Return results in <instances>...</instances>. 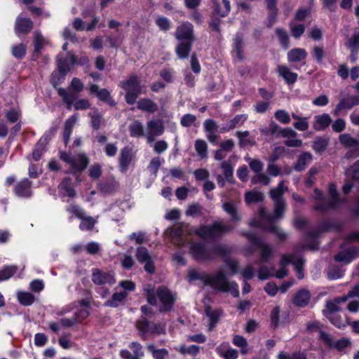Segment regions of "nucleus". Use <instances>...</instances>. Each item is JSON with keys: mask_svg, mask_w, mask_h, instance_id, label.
Returning <instances> with one entry per match:
<instances>
[{"mask_svg": "<svg viewBox=\"0 0 359 359\" xmlns=\"http://www.w3.org/2000/svg\"><path fill=\"white\" fill-rule=\"evenodd\" d=\"M287 191V187L284 185V181L280 182L278 187L271 189L269 194L274 202V215L266 212L264 208L259 210V220L251 221L249 224L251 226H257L266 231L274 233L280 241L287 238V234L278 226L275 224L276 220L280 219L285 210V202L283 198V194Z\"/></svg>", "mask_w": 359, "mask_h": 359, "instance_id": "obj_1", "label": "nucleus"}, {"mask_svg": "<svg viewBox=\"0 0 359 359\" xmlns=\"http://www.w3.org/2000/svg\"><path fill=\"white\" fill-rule=\"evenodd\" d=\"M206 285L217 291L230 292L234 297L239 296L238 285L228 279V274L222 269H218L213 274H208Z\"/></svg>", "mask_w": 359, "mask_h": 359, "instance_id": "obj_2", "label": "nucleus"}, {"mask_svg": "<svg viewBox=\"0 0 359 359\" xmlns=\"http://www.w3.org/2000/svg\"><path fill=\"white\" fill-rule=\"evenodd\" d=\"M145 292L147 302L151 305H156L157 299H159L161 303L160 311H168L172 309L175 297L167 287L164 286L157 289L150 287L145 289Z\"/></svg>", "mask_w": 359, "mask_h": 359, "instance_id": "obj_3", "label": "nucleus"}, {"mask_svg": "<svg viewBox=\"0 0 359 359\" xmlns=\"http://www.w3.org/2000/svg\"><path fill=\"white\" fill-rule=\"evenodd\" d=\"M233 226L223 221H216L210 225H203L196 229L195 232L204 239L219 238L223 235L232 231Z\"/></svg>", "mask_w": 359, "mask_h": 359, "instance_id": "obj_4", "label": "nucleus"}, {"mask_svg": "<svg viewBox=\"0 0 359 359\" xmlns=\"http://www.w3.org/2000/svg\"><path fill=\"white\" fill-rule=\"evenodd\" d=\"M141 81L135 74L130 75L127 79L120 83V86L126 91V102L129 104L135 103L142 93Z\"/></svg>", "mask_w": 359, "mask_h": 359, "instance_id": "obj_5", "label": "nucleus"}, {"mask_svg": "<svg viewBox=\"0 0 359 359\" xmlns=\"http://www.w3.org/2000/svg\"><path fill=\"white\" fill-rule=\"evenodd\" d=\"M57 93L62 97L63 102L67 104V108L69 110L72 109V107L75 110H85L90 107L88 99H80L75 101L77 95L72 92H68L65 88H58Z\"/></svg>", "mask_w": 359, "mask_h": 359, "instance_id": "obj_6", "label": "nucleus"}, {"mask_svg": "<svg viewBox=\"0 0 359 359\" xmlns=\"http://www.w3.org/2000/svg\"><path fill=\"white\" fill-rule=\"evenodd\" d=\"M245 236L259 250L261 262H267L273 257V247L259 241L253 233H246Z\"/></svg>", "mask_w": 359, "mask_h": 359, "instance_id": "obj_7", "label": "nucleus"}, {"mask_svg": "<svg viewBox=\"0 0 359 359\" xmlns=\"http://www.w3.org/2000/svg\"><path fill=\"white\" fill-rule=\"evenodd\" d=\"M91 280L94 284L99 286H111L116 283L114 273L97 268L92 270Z\"/></svg>", "mask_w": 359, "mask_h": 359, "instance_id": "obj_8", "label": "nucleus"}, {"mask_svg": "<svg viewBox=\"0 0 359 359\" xmlns=\"http://www.w3.org/2000/svg\"><path fill=\"white\" fill-rule=\"evenodd\" d=\"M135 257L140 263H144V269L147 273L150 274L155 273L156 267L153 258L145 247L139 246L136 248Z\"/></svg>", "mask_w": 359, "mask_h": 359, "instance_id": "obj_9", "label": "nucleus"}, {"mask_svg": "<svg viewBox=\"0 0 359 359\" xmlns=\"http://www.w3.org/2000/svg\"><path fill=\"white\" fill-rule=\"evenodd\" d=\"M190 253L198 262L211 261L210 248H207L202 243H191Z\"/></svg>", "mask_w": 359, "mask_h": 359, "instance_id": "obj_10", "label": "nucleus"}, {"mask_svg": "<svg viewBox=\"0 0 359 359\" xmlns=\"http://www.w3.org/2000/svg\"><path fill=\"white\" fill-rule=\"evenodd\" d=\"M339 141L343 147L348 149L351 156H359V140L348 133L341 134Z\"/></svg>", "mask_w": 359, "mask_h": 359, "instance_id": "obj_11", "label": "nucleus"}, {"mask_svg": "<svg viewBox=\"0 0 359 359\" xmlns=\"http://www.w3.org/2000/svg\"><path fill=\"white\" fill-rule=\"evenodd\" d=\"M75 64H76V56L71 52H67L65 58L60 55L57 57V67L59 72L63 76L71 71Z\"/></svg>", "mask_w": 359, "mask_h": 359, "instance_id": "obj_12", "label": "nucleus"}, {"mask_svg": "<svg viewBox=\"0 0 359 359\" xmlns=\"http://www.w3.org/2000/svg\"><path fill=\"white\" fill-rule=\"evenodd\" d=\"M130 348L132 350V354L128 350L123 349L120 351V355L123 359H142L144 353L143 351L142 346L137 342L133 341L129 345Z\"/></svg>", "mask_w": 359, "mask_h": 359, "instance_id": "obj_13", "label": "nucleus"}, {"mask_svg": "<svg viewBox=\"0 0 359 359\" xmlns=\"http://www.w3.org/2000/svg\"><path fill=\"white\" fill-rule=\"evenodd\" d=\"M34 23L29 18L18 16L15 22V32L16 34L26 35L33 29Z\"/></svg>", "mask_w": 359, "mask_h": 359, "instance_id": "obj_14", "label": "nucleus"}, {"mask_svg": "<svg viewBox=\"0 0 359 359\" xmlns=\"http://www.w3.org/2000/svg\"><path fill=\"white\" fill-rule=\"evenodd\" d=\"M359 104V96L354 95L340 100L335 109L332 111L334 116H339L342 109H351L354 106Z\"/></svg>", "mask_w": 359, "mask_h": 359, "instance_id": "obj_15", "label": "nucleus"}, {"mask_svg": "<svg viewBox=\"0 0 359 359\" xmlns=\"http://www.w3.org/2000/svg\"><path fill=\"white\" fill-rule=\"evenodd\" d=\"M194 27L189 22H184L180 25L175 32V37L177 39H186L193 41L194 39Z\"/></svg>", "mask_w": 359, "mask_h": 359, "instance_id": "obj_16", "label": "nucleus"}, {"mask_svg": "<svg viewBox=\"0 0 359 359\" xmlns=\"http://www.w3.org/2000/svg\"><path fill=\"white\" fill-rule=\"evenodd\" d=\"M185 231V227L182 226L172 227L167 230L169 236L174 239V243L178 246H183L187 243V240L184 238Z\"/></svg>", "mask_w": 359, "mask_h": 359, "instance_id": "obj_17", "label": "nucleus"}, {"mask_svg": "<svg viewBox=\"0 0 359 359\" xmlns=\"http://www.w3.org/2000/svg\"><path fill=\"white\" fill-rule=\"evenodd\" d=\"M119 167L121 172L127 171L129 165L133 161V152L132 149L128 147H123L120 152L118 158Z\"/></svg>", "mask_w": 359, "mask_h": 359, "instance_id": "obj_18", "label": "nucleus"}, {"mask_svg": "<svg viewBox=\"0 0 359 359\" xmlns=\"http://www.w3.org/2000/svg\"><path fill=\"white\" fill-rule=\"evenodd\" d=\"M346 302V298L343 297L335 298L332 300L327 301L325 304V308L323 311L325 316H328L341 311V308L339 306L341 303Z\"/></svg>", "mask_w": 359, "mask_h": 359, "instance_id": "obj_19", "label": "nucleus"}, {"mask_svg": "<svg viewBox=\"0 0 359 359\" xmlns=\"http://www.w3.org/2000/svg\"><path fill=\"white\" fill-rule=\"evenodd\" d=\"M358 252V250L355 247H350L346 250L340 251L335 255L334 259L338 262L348 264L355 258Z\"/></svg>", "mask_w": 359, "mask_h": 359, "instance_id": "obj_20", "label": "nucleus"}, {"mask_svg": "<svg viewBox=\"0 0 359 359\" xmlns=\"http://www.w3.org/2000/svg\"><path fill=\"white\" fill-rule=\"evenodd\" d=\"M32 182L24 179L19 182L15 187V193L18 196L29 198L32 196Z\"/></svg>", "mask_w": 359, "mask_h": 359, "instance_id": "obj_21", "label": "nucleus"}, {"mask_svg": "<svg viewBox=\"0 0 359 359\" xmlns=\"http://www.w3.org/2000/svg\"><path fill=\"white\" fill-rule=\"evenodd\" d=\"M223 210L229 215L231 221L235 223H239L242 219L237 205L232 202H225L222 205Z\"/></svg>", "mask_w": 359, "mask_h": 359, "instance_id": "obj_22", "label": "nucleus"}, {"mask_svg": "<svg viewBox=\"0 0 359 359\" xmlns=\"http://www.w3.org/2000/svg\"><path fill=\"white\" fill-rule=\"evenodd\" d=\"M215 14L219 17H224L230 11L231 6L229 0H212Z\"/></svg>", "mask_w": 359, "mask_h": 359, "instance_id": "obj_23", "label": "nucleus"}, {"mask_svg": "<svg viewBox=\"0 0 359 359\" xmlns=\"http://www.w3.org/2000/svg\"><path fill=\"white\" fill-rule=\"evenodd\" d=\"M217 353L224 359H237L238 351L230 347L229 343L224 342L216 348Z\"/></svg>", "mask_w": 359, "mask_h": 359, "instance_id": "obj_24", "label": "nucleus"}, {"mask_svg": "<svg viewBox=\"0 0 359 359\" xmlns=\"http://www.w3.org/2000/svg\"><path fill=\"white\" fill-rule=\"evenodd\" d=\"M205 312L210 319L208 330L212 331L214 330L217 323L219 322L223 311L221 309H212L210 306H208L205 309Z\"/></svg>", "mask_w": 359, "mask_h": 359, "instance_id": "obj_25", "label": "nucleus"}, {"mask_svg": "<svg viewBox=\"0 0 359 359\" xmlns=\"http://www.w3.org/2000/svg\"><path fill=\"white\" fill-rule=\"evenodd\" d=\"M312 159L313 155L310 152H303L297 157V161L294 165V169L299 172L304 170L311 164Z\"/></svg>", "mask_w": 359, "mask_h": 359, "instance_id": "obj_26", "label": "nucleus"}, {"mask_svg": "<svg viewBox=\"0 0 359 359\" xmlns=\"http://www.w3.org/2000/svg\"><path fill=\"white\" fill-rule=\"evenodd\" d=\"M332 123V118L328 114L317 115L314 117L313 128L317 131L326 129Z\"/></svg>", "mask_w": 359, "mask_h": 359, "instance_id": "obj_27", "label": "nucleus"}, {"mask_svg": "<svg viewBox=\"0 0 359 359\" xmlns=\"http://www.w3.org/2000/svg\"><path fill=\"white\" fill-rule=\"evenodd\" d=\"M277 72L288 84H293L297 79V74L292 72L285 65H278L277 67Z\"/></svg>", "mask_w": 359, "mask_h": 359, "instance_id": "obj_28", "label": "nucleus"}, {"mask_svg": "<svg viewBox=\"0 0 359 359\" xmlns=\"http://www.w3.org/2000/svg\"><path fill=\"white\" fill-rule=\"evenodd\" d=\"M311 295L308 290L302 289L298 291L293 298V303L297 306L304 307L306 306L310 299Z\"/></svg>", "mask_w": 359, "mask_h": 359, "instance_id": "obj_29", "label": "nucleus"}, {"mask_svg": "<svg viewBox=\"0 0 359 359\" xmlns=\"http://www.w3.org/2000/svg\"><path fill=\"white\" fill-rule=\"evenodd\" d=\"M307 56V53L304 48H296L290 50L287 53V60L290 62H298L304 60Z\"/></svg>", "mask_w": 359, "mask_h": 359, "instance_id": "obj_30", "label": "nucleus"}, {"mask_svg": "<svg viewBox=\"0 0 359 359\" xmlns=\"http://www.w3.org/2000/svg\"><path fill=\"white\" fill-rule=\"evenodd\" d=\"M293 255L290 254L283 255L280 258V269L276 272V276L278 278H283L287 274L286 266L292 262Z\"/></svg>", "mask_w": 359, "mask_h": 359, "instance_id": "obj_31", "label": "nucleus"}, {"mask_svg": "<svg viewBox=\"0 0 359 359\" xmlns=\"http://www.w3.org/2000/svg\"><path fill=\"white\" fill-rule=\"evenodd\" d=\"M293 255L292 260L290 263H292L294 266V269L297 271V276L299 279H302L304 278V260L300 255H297L296 252L290 254Z\"/></svg>", "mask_w": 359, "mask_h": 359, "instance_id": "obj_32", "label": "nucleus"}, {"mask_svg": "<svg viewBox=\"0 0 359 359\" xmlns=\"http://www.w3.org/2000/svg\"><path fill=\"white\" fill-rule=\"evenodd\" d=\"M137 108L142 111H145L149 113H154L158 111L157 104L150 99H140L139 101H137Z\"/></svg>", "mask_w": 359, "mask_h": 359, "instance_id": "obj_33", "label": "nucleus"}, {"mask_svg": "<svg viewBox=\"0 0 359 359\" xmlns=\"http://www.w3.org/2000/svg\"><path fill=\"white\" fill-rule=\"evenodd\" d=\"M88 162L89 161L86 156L84 154H78L74 156L71 165L74 170L82 171L86 169Z\"/></svg>", "mask_w": 359, "mask_h": 359, "instance_id": "obj_34", "label": "nucleus"}, {"mask_svg": "<svg viewBox=\"0 0 359 359\" xmlns=\"http://www.w3.org/2000/svg\"><path fill=\"white\" fill-rule=\"evenodd\" d=\"M58 188L62 196L73 198L76 195L75 190L71 186V180L69 178H65L59 184Z\"/></svg>", "mask_w": 359, "mask_h": 359, "instance_id": "obj_35", "label": "nucleus"}, {"mask_svg": "<svg viewBox=\"0 0 359 359\" xmlns=\"http://www.w3.org/2000/svg\"><path fill=\"white\" fill-rule=\"evenodd\" d=\"M88 116L90 117V126L94 130H98L102 125L104 124V121L101 113L97 109L88 113Z\"/></svg>", "mask_w": 359, "mask_h": 359, "instance_id": "obj_36", "label": "nucleus"}, {"mask_svg": "<svg viewBox=\"0 0 359 359\" xmlns=\"http://www.w3.org/2000/svg\"><path fill=\"white\" fill-rule=\"evenodd\" d=\"M127 295L128 293L126 291L115 292L113 294L111 299L105 302L104 305L109 307H117L119 304L124 300Z\"/></svg>", "mask_w": 359, "mask_h": 359, "instance_id": "obj_37", "label": "nucleus"}, {"mask_svg": "<svg viewBox=\"0 0 359 359\" xmlns=\"http://www.w3.org/2000/svg\"><path fill=\"white\" fill-rule=\"evenodd\" d=\"M236 135L238 138L239 146L241 147L255 144L254 139L250 137V133L248 130L243 132H236Z\"/></svg>", "mask_w": 359, "mask_h": 359, "instance_id": "obj_38", "label": "nucleus"}, {"mask_svg": "<svg viewBox=\"0 0 359 359\" xmlns=\"http://www.w3.org/2000/svg\"><path fill=\"white\" fill-rule=\"evenodd\" d=\"M191 50V43L187 42H181L176 47V53L180 59H185L187 58Z\"/></svg>", "mask_w": 359, "mask_h": 359, "instance_id": "obj_39", "label": "nucleus"}, {"mask_svg": "<svg viewBox=\"0 0 359 359\" xmlns=\"http://www.w3.org/2000/svg\"><path fill=\"white\" fill-rule=\"evenodd\" d=\"M147 127L149 131L157 136L161 135L164 133V126L160 120H152L147 123Z\"/></svg>", "mask_w": 359, "mask_h": 359, "instance_id": "obj_40", "label": "nucleus"}, {"mask_svg": "<svg viewBox=\"0 0 359 359\" xmlns=\"http://www.w3.org/2000/svg\"><path fill=\"white\" fill-rule=\"evenodd\" d=\"M194 147L197 154L201 158H206L208 157V144L207 142L201 139L195 141Z\"/></svg>", "mask_w": 359, "mask_h": 359, "instance_id": "obj_41", "label": "nucleus"}, {"mask_svg": "<svg viewBox=\"0 0 359 359\" xmlns=\"http://www.w3.org/2000/svg\"><path fill=\"white\" fill-rule=\"evenodd\" d=\"M329 194L330 196V205L339 206L344 203V200L338 197L337 187L334 184H330L329 186Z\"/></svg>", "mask_w": 359, "mask_h": 359, "instance_id": "obj_42", "label": "nucleus"}, {"mask_svg": "<svg viewBox=\"0 0 359 359\" xmlns=\"http://www.w3.org/2000/svg\"><path fill=\"white\" fill-rule=\"evenodd\" d=\"M147 348L154 359H165L168 355V350L165 348L157 349L153 344H148Z\"/></svg>", "mask_w": 359, "mask_h": 359, "instance_id": "obj_43", "label": "nucleus"}, {"mask_svg": "<svg viewBox=\"0 0 359 359\" xmlns=\"http://www.w3.org/2000/svg\"><path fill=\"white\" fill-rule=\"evenodd\" d=\"M203 208L198 203H194L188 205L185 212L187 216L197 217L203 215Z\"/></svg>", "mask_w": 359, "mask_h": 359, "instance_id": "obj_44", "label": "nucleus"}, {"mask_svg": "<svg viewBox=\"0 0 359 359\" xmlns=\"http://www.w3.org/2000/svg\"><path fill=\"white\" fill-rule=\"evenodd\" d=\"M345 44L351 50L352 54L357 53L359 49V32H355L353 36L348 39Z\"/></svg>", "mask_w": 359, "mask_h": 359, "instance_id": "obj_45", "label": "nucleus"}, {"mask_svg": "<svg viewBox=\"0 0 359 359\" xmlns=\"http://www.w3.org/2000/svg\"><path fill=\"white\" fill-rule=\"evenodd\" d=\"M130 134L132 137H140L144 135V127L139 121H134L129 126Z\"/></svg>", "mask_w": 359, "mask_h": 359, "instance_id": "obj_46", "label": "nucleus"}, {"mask_svg": "<svg viewBox=\"0 0 359 359\" xmlns=\"http://www.w3.org/2000/svg\"><path fill=\"white\" fill-rule=\"evenodd\" d=\"M18 299L22 305L27 306L33 304L34 296L28 292H19L18 293Z\"/></svg>", "mask_w": 359, "mask_h": 359, "instance_id": "obj_47", "label": "nucleus"}, {"mask_svg": "<svg viewBox=\"0 0 359 359\" xmlns=\"http://www.w3.org/2000/svg\"><path fill=\"white\" fill-rule=\"evenodd\" d=\"M46 144V139H41L36 144L35 148L32 152V158L37 161L41 159L42 154L45 151V146Z\"/></svg>", "mask_w": 359, "mask_h": 359, "instance_id": "obj_48", "label": "nucleus"}, {"mask_svg": "<svg viewBox=\"0 0 359 359\" xmlns=\"http://www.w3.org/2000/svg\"><path fill=\"white\" fill-rule=\"evenodd\" d=\"M276 33L278 37L279 41L284 49H287L290 46V39L286 31L282 28H276Z\"/></svg>", "mask_w": 359, "mask_h": 359, "instance_id": "obj_49", "label": "nucleus"}, {"mask_svg": "<svg viewBox=\"0 0 359 359\" xmlns=\"http://www.w3.org/2000/svg\"><path fill=\"white\" fill-rule=\"evenodd\" d=\"M233 344L241 348V353L243 355H245L248 353V342L247 340L241 335H235L232 340Z\"/></svg>", "mask_w": 359, "mask_h": 359, "instance_id": "obj_50", "label": "nucleus"}, {"mask_svg": "<svg viewBox=\"0 0 359 359\" xmlns=\"http://www.w3.org/2000/svg\"><path fill=\"white\" fill-rule=\"evenodd\" d=\"M245 199L247 203H257L264 199V194L257 191H248L245 194Z\"/></svg>", "mask_w": 359, "mask_h": 359, "instance_id": "obj_51", "label": "nucleus"}, {"mask_svg": "<svg viewBox=\"0 0 359 359\" xmlns=\"http://www.w3.org/2000/svg\"><path fill=\"white\" fill-rule=\"evenodd\" d=\"M246 119H247V116L245 115H243V114L237 115L233 119L229 121L228 127L226 128H223L222 129V130L226 131V130H232L234 128H236L237 126L242 125Z\"/></svg>", "mask_w": 359, "mask_h": 359, "instance_id": "obj_52", "label": "nucleus"}, {"mask_svg": "<svg viewBox=\"0 0 359 359\" xmlns=\"http://www.w3.org/2000/svg\"><path fill=\"white\" fill-rule=\"evenodd\" d=\"M16 271V266H4L0 270V281L8 280L15 273Z\"/></svg>", "mask_w": 359, "mask_h": 359, "instance_id": "obj_53", "label": "nucleus"}, {"mask_svg": "<svg viewBox=\"0 0 359 359\" xmlns=\"http://www.w3.org/2000/svg\"><path fill=\"white\" fill-rule=\"evenodd\" d=\"M81 219L79 227L81 230H92L96 223V220L93 217L86 216V215Z\"/></svg>", "mask_w": 359, "mask_h": 359, "instance_id": "obj_54", "label": "nucleus"}, {"mask_svg": "<svg viewBox=\"0 0 359 359\" xmlns=\"http://www.w3.org/2000/svg\"><path fill=\"white\" fill-rule=\"evenodd\" d=\"M334 326L339 328H342L346 326L347 321L346 319H343L341 316L336 313L325 316Z\"/></svg>", "mask_w": 359, "mask_h": 359, "instance_id": "obj_55", "label": "nucleus"}, {"mask_svg": "<svg viewBox=\"0 0 359 359\" xmlns=\"http://www.w3.org/2000/svg\"><path fill=\"white\" fill-rule=\"evenodd\" d=\"M208 277V273H201L196 269H191L189 271V280H200L206 285Z\"/></svg>", "mask_w": 359, "mask_h": 359, "instance_id": "obj_56", "label": "nucleus"}, {"mask_svg": "<svg viewBox=\"0 0 359 359\" xmlns=\"http://www.w3.org/2000/svg\"><path fill=\"white\" fill-rule=\"evenodd\" d=\"M180 353L182 355L190 354L192 355H196L200 351V348L196 345H191L190 346H187L185 345H182L180 347L176 348Z\"/></svg>", "mask_w": 359, "mask_h": 359, "instance_id": "obj_57", "label": "nucleus"}, {"mask_svg": "<svg viewBox=\"0 0 359 359\" xmlns=\"http://www.w3.org/2000/svg\"><path fill=\"white\" fill-rule=\"evenodd\" d=\"M292 36L295 39H299L304 32L305 27L302 24H296L292 22L290 24Z\"/></svg>", "mask_w": 359, "mask_h": 359, "instance_id": "obj_58", "label": "nucleus"}, {"mask_svg": "<svg viewBox=\"0 0 359 359\" xmlns=\"http://www.w3.org/2000/svg\"><path fill=\"white\" fill-rule=\"evenodd\" d=\"M211 261L214 260L217 256H224L227 252V248L223 245H216L210 248Z\"/></svg>", "mask_w": 359, "mask_h": 359, "instance_id": "obj_59", "label": "nucleus"}, {"mask_svg": "<svg viewBox=\"0 0 359 359\" xmlns=\"http://www.w3.org/2000/svg\"><path fill=\"white\" fill-rule=\"evenodd\" d=\"M11 53L15 57L22 59L26 53V46L23 43L15 45L11 48Z\"/></svg>", "mask_w": 359, "mask_h": 359, "instance_id": "obj_60", "label": "nucleus"}, {"mask_svg": "<svg viewBox=\"0 0 359 359\" xmlns=\"http://www.w3.org/2000/svg\"><path fill=\"white\" fill-rule=\"evenodd\" d=\"M34 51L36 53H39L43 48L45 44V40L43 36L38 31L34 32Z\"/></svg>", "mask_w": 359, "mask_h": 359, "instance_id": "obj_61", "label": "nucleus"}, {"mask_svg": "<svg viewBox=\"0 0 359 359\" xmlns=\"http://www.w3.org/2000/svg\"><path fill=\"white\" fill-rule=\"evenodd\" d=\"M337 206L330 205V199L325 200L324 198L317 201L314 206V209L318 211L325 212L328 209L335 208Z\"/></svg>", "mask_w": 359, "mask_h": 359, "instance_id": "obj_62", "label": "nucleus"}, {"mask_svg": "<svg viewBox=\"0 0 359 359\" xmlns=\"http://www.w3.org/2000/svg\"><path fill=\"white\" fill-rule=\"evenodd\" d=\"M102 101L107 102L109 105H115V102L110 95V93L107 89H100L97 95Z\"/></svg>", "mask_w": 359, "mask_h": 359, "instance_id": "obj_63", "label": "nucleus"}, {"mask_svg": "<svg viewBox=\"0 0 359 359\" xmlns=\"http://www.w3.org/2000/svg\"><path fill=\"white\" fill-rule=\"evenodd\" d=\"M69 87L72 90V92L76 95V93H79L83 90L84 84L79 78L74 77L72 79Z\"/></svg>", "mask_w": 359, "mask_h": 359, "instance_id": "obj_64", "label": "nucleus"}]
</instances>
